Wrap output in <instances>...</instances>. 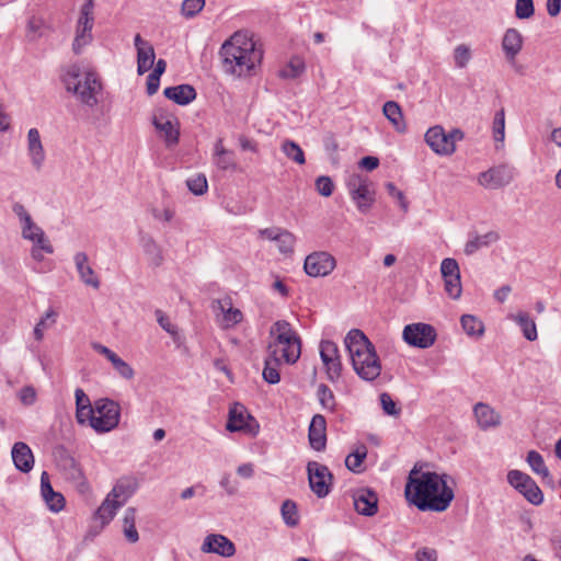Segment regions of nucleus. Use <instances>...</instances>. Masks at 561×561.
Instances as JSON below:
<instances>
[{
	"instance_id": "1",
	"label": "nucleus",
	"mask_w": 561,
	"mask_h": 561,
	"mask_svg": "<svg viewBox=\"0 0 561 561\" xmlns=\"http://www.w3.org/2000/svg\"><path fill=\"white\" fill-rule=\"evenodd\" d=\"M447 474L421 471L409 472L404 489L405 499L422 512H444L453 502L454 490L447 484Z\"/></svg>"
},
{
	"instance_id": "2",
	"label": "nucleus",
	"mask_w": 561,
	"mask_h": 561,
	"mask_svg": "<svg viewBox=\"0 0 561 561\" xmlns=\"http://www.w3.org/2000/svg\"><path fill=\"white\" fill-rule=\"evenodd\" d=\"M220 56L225 72L242 77L260 64L262 53L256 49L252 38L237 32L222 44Z\"/></svg>"
},
{
	"instance_id": "3",
	"label": "nucleus",
	"mask_w": 561,
	"mask_h": 561,
	"mask_svg": "<svg viewBox=\"0 0 561 561\" xmlns=\"http://www.w3.org/2000/svg\"><path fill=\"white\" fill-rule=\"evenodd\" d=\"M62 81L67 91L72 92L81 104L90 108L99 104L103 85L95 71L82 70L78 65H71L66 70Z\"/></svg>"
},
{
	"instance_id": "4",
	"label": "nucleus",
	"mask_w": 561,
	"mask_h": 561,
	"mask_svg": "<svg viewBox=\"0 0 561 561\" xmlns=\"http://www.w3.org/2000/svg\"><path fill=\"white\" fill-rule=\"evenodd\" d=\"M121 419V407L117 402L104 398L94 402V417L91 427L98 433H106L114 430Z\"/></svg>"
},
{
	"instance_id": "5",
	"label": "nucleus",
	"mask_w": 561,
	"mask_h": 561,
	"mask_svg": "<svg viewBox=\"0 0 561 561\" xmlns=\"http://www.w3.org/2000/svg\"><path fill=\"white\" fill-rule=\"evenodd\" d=\"M425 142L439 156H450L456 150V142L463 138V133L456 128L446 133L439 125L433 126L425 133Z\"/></svg>"
},
{
	"instance_id": "6",
	"label": "nucleus",
	"mask_w": 561,
	"mask_h": 561,
	"mask_svg": "<svg viewBox=\"0 0 561 561\" xmlns=\"http://www.w3.org/2000/svg\"><path fill=\"white\" fill-rule=\"evenodd\" d=\"M273 342L267 345V356L264 360L263 378L268 383H277L280 380V358L278 357V344L280 343V321H276L271 328Z\"/></svg>"
},
{
	"instance_id": "7",
	"label": "nucleus",
	"mask_w": 561,
	"mask_h": 561,
	"mask_svg": "<svg viewBox=\"0 0 561 561\" xmlns=\"http://www.w3.org/2000/svg\"><path fill=\"white\" fill-rule=\"evenodd\" d=\"M507 482L533 505L543 502L542 491L529 474L516 469L510 470Z\"/></svg>"
},
{
	"instance_id": "8",
	"label": "nucleus",
	"mask_w": 561,
	"mask_h": 561,
	"mask_svg": "<svg viewBox=\"0 0 561 561\" xmlns=\"http://www.w3.org/2000/svg\"><path fill=\"white\" fill-rule=\"evenodd\" d=\"M259 423L248 413L243 404L236 402L231 405L226 425L229 432H242L250 436H255L259 432Z\"/></svg>"
},
{
	"instance_id": "9",
	"label": "nucleus",
	"mask_w": 561,
	"mask_h": 561,
	"mask_svg": "<svg viewBox=\"0 0 561 561\" xmlns=\"http://www.w3.org/2000/svg\"><path fill=\"white\" fill-rule=\"evenodd\" d=\"M92 10V1L84 3L81 8L80 18L76 28V36L72 43V50L77 55L81 54L82 49L92 42V28L94 24Z\"/></svg>"
},
{
	"instance_id": "10",
	"label": "nucleus",
	"mask_w": 561,
	"mask_h": 561,
	"mask_svg": "<svg viewBox=\"0 0 561 561\" xmlns=\"http://www.w3.org/2000/svg\"><path fill=\"white\" fill-rule=\"evenodd\" d=\"M309 486L318 497H325L332 486L333 476L329 468L318 461L307 463Z\"/></svg>"
},
{
	"instance_id": "11",
	"label": "nucleus",
	"mask_w": 561,
	"mask_h": 561,
	"mask_svg": "<svg viewBox=\"0 0 561 561\" xmlns=\"http://www.w3.org/2000/svg\"><path fill=\"white\" fill-rule=\"evenodd\" d=\"M404 342L419 348H427L435 343L436 331L426 323L417 322L404 327L402 332Z\"/></svg>"
},
{
	"instance_id": "12",
	"label": "nucleus",
	"mask_w": 561,
	"mask_h": 561,
	"mask_svg": "<svg viewBox=\"0 0 561 561\" xmlns=\"http://www.w3.org/2000/svg\"><path fill=\"white\" fill-rule=\"evenodd\" d=\"M336 266L335 257L325 251L312 252L306 256L304 268L311 277L330 275Z\"/></svg>"
},
{
	"instance_id": "13",
	"label": "nucleus",
	"mask_w": 561,
	"mask_h": 561,
	"mask_svg": "<svg viewBox=\"0 0 561 561\" xmlns=\"http://www.w3.org/2000/svg\"><path fill=\"white\" fill-rule=\"evenodd\" d=\"M320 358L331 382H336L342 374V362L337 345L332 341H321Z\"/></svg>"
},
{
	"instance_id": "14",
	"label": "nucleus",
	"mask_w": 561,
	"mask_h": 561,
	"mask_svg": "<svg viewBox=\"0 0 561 561\" xmlns=\"http://www.w3.org/2000/svg\"><path fill=\"white\" fill-rule=\"evenodd\" d=\"M514 179V169L507 164H500L481 172L478 183L488 190H497L508 185Z\"/></svg>"
},
{
	"instance_id": "15",
	"label": "nucleus",
	"mask_w": 561,
	"mask_h": 561,
	"mask_svg": "<svg viewBox=\"0 0 561 561\" xmlns=\"http://www.w3.org/2000/svg\"><path fill=\"white\" fill-rule=\"evenodd\" d=\"M301 355V340L286 321H283V362L295 364Z\"/></svg>"
},
{
	"instance_id": "16",
	"label": "nucleus",
	"mask_w": 561,
	"mask_h": 561,
	"mask_svg": "<svg viewBox=\"0 0 561 561\" xmlns=\"http://www.w3.org/2000/svg\"><path fill=\"white\" fill-rule=\"evenodd\" d=\"M352 365L356 374L366 381L375 380L381 371V365L375 350L362 354Z\"/></svg>"
},
{
	"instance_id": "17",
	"label": "nucleus",
	"mask_w": 561,
	"mask_h": 561,
	"mask_svg": "<svg viewBox=\"0 0 561 561\" xmlns=\"http://www.w3.org/2000/svg\"><path fill=\"white\" fill-rule=\"evenodd\" d=\"M26 149L31 164L36 171H41L46 160V152L37 128H31L26 136Z\"/></svg>"
},
{
	"instance_id": "18",
	"label": "nucleus",
	"mask_w": 561,
	"mask_h": 561,
	"mask_svg": "<svg viewBox=\"0 0 561 561\" xmlns=\"http://www.w3.org/2000/svg\"><path fill=\"white\" fill-rule=\"evenodd\" d=\"M352 363L362 356V354L375 350L368 337L357 329L351 330L344 340Z\"/></svg>"
},
{
	"instance_id": "19",
	"label": "nucleus",
	"mask_w": 561,
	"mask_h": 561,
	"mask_svg": "<svg viewBox=\"0 0 561 561\" xmlns=\"http://www.w3.org/2000/svg\"><path fill=\"white\" fill-rule=\"evenodd\" d=\"M134 45L137 50V72L138 75H144L154 65V48L148 41L144 39L140 34L135 35Z\"/></svg>"
},
{
	"instance_id": "20",
	"label": "nucleus",
	"mask_w": 561,
	"mask_h": 561,
	"mask_svg": "<svg viewBox=\"0 0 561 561\" xmlns=\"http://www.w3.org/2000/svg\"><path fill=\"white\" fill-rule=\"evenodd\" d=\"M201 549L205 553H216L225 558L232 557L236 553L234 543L219 534L206 536Z\"/></svg>"
},
{
	"instance_id": "21",
	"label": "nucleus",
	"mask_w": 561,
	"mask_h": 561,
	"mask_svg": "<svg viewBox=\"0 0 561 561\" xmlns=\"http://www.w3.org/2000/svg\"><path fill=\"white\" fill-rule=\"evenodd\" d=\"M524 44L520 32L516 28H507L502 38V49L506 60L514 66L517 55L522 51Z\"/></svg>"
},
{
	"instance_id": "22",
	"label": "nucleus",
	"mask_w": 561,
	"mask_h": 561,
	"mask_svg": "<svg viewBox=\"0 0 561 561\" xmlns=\"http://www.w3.org/2000/svg\"><path fill=\"white\" fill-rule=\"evenodd\" d=\"M11 457L14 467L23 472L28 473L35 465V458L30 446L24 442H16L11 450Z\"/></svg>"
},
{
	"instance_id": "23",
	"label": "nucleus",
	"mask_w": 561,
	"mask_h": 561,
	"mask_svg": "<svg viewBox=\"0 0 561 561\" xmlns=\"http://www.w3.org/2000/svg\"><path fill=\"white\" fill-rule=\"evenodd\" d=\"M41 494L51 512L58 513L64 510L66 504L65 497L61 493L54 491L46 471H43L41 474Z\"/></svg>"
},
{
	"instance_id": "24",
	"label": "nucleus",
	"mask_w": 561,
	"mask_h": 561,
	"mask_svg": "<svg viewBox=\"0 0 561 561\" xmlns=\"http://www.w3.org/2000/svg\"><path fill=\"white\" fill-rule=\"evenodd\" d=\"M309 443L317 450L322 451L327 446V421L321 414H316L309 425Z\"/></svg>"
},
{
	"instance_id": "25",
	"label": "nucleus",
	"mask_w": 561,
	"mask_h": 561,
	"mask_svg": "<svg viewBox=\"0 0 561 561\" xmlns=\"http://www.w3.org/2000/svg\"><path fill=\"white\" fill-rule=\"evenodd\" d=\"M354 506L358 514L373 516L378 511V496L369 489H360L354 494Z\"/></svg>"
},
{
	"instance_id": "26",
	"label": "nucleus",
	"mask_w": 561,
	"mask_h": 561,
	"mask_svg": "<svg viewBox=\"0 0 561 561\" xmlns=\"http://www.w3.org/2000/svg\"><path fill=\"white\" fill-rule=\"evenodd\" d=\"M73 261L81 282L87 286L99 289L101 283L94 270L89 264L88 255L84 252H78L75 254Z\"/></svg>"
},
{
	"instance_id": "27",
	"label": "nucleus",
	"mask_w": 561,
	"mask_h": 561,
	"mask_svg": "<svg viewBox=\"0 0 561 561\" xmlns=\"http://www.w3.org/2000/svg\"><path fill=\"white\" fill-rule=\"evenodd\" d=\"M473 413L481 430L496 427L501 424V415L489 404L479 402L473 408Z\"/></svg>"
},
{
	"instance_id": "28",
	"label": "nucleus",
	"mask_w": 561,
	"mask_h": 561,
	"mask_svg": "<svg viewBox=\"0 0 561 561\" xmlns=\"http://www.w3.org/2000/svg\"><path fill=\"white\" fill-rule=\"evenodd\" d=\"M214 310H219L222 313V321L226 328L233 327L240 323L243 319L242 312L232 307L231 298L226 297L218 299L214 302Z\"/></svg>"
},
{
	"instance_id": "29",
	"label": "nucleus",
	"mask_w": 561,
	"mask_h": 561,
	"mask_svg": "<svg viewBox=\"0 0 561 561\" xmlns=\"http://www.w3.org/2000/svg\"><path fill=\"white\" fill-rule=\"evenodd\" d=\"M21 227L23 239L32 241L33 244H39L44 252L48 254L54 252V248L49 240L46 238L44 230L33 220L30 222V226L24 224Z\"/></svg>"
},
{
	"instance_id": "30",
	"label": "nucleus",
	"mask_w": 561,
	"mask_h": 561,
	"mask_svg": "<svg viewBox=\"0 0 561 561\" xmlns=\"http://www.w3.org/2000/svg\"><path fill=\"white\" fill-rule=\"evenodd\" d=\"M163 94L167 99L179 105H187L196 99V91L191 84L168 87L164 89Z\"/></svg>"
},
{
	"instance_id": "31",
	"label": "nucleus",
	"mask_w": 561,
	"mask_h": 561,
	"mask_svg": "<svg viewBox=\"0 0 561 561\" xmlns=\"http://www.w3.org/2000/svg\"><path fill=\"white\" fill-rule=\"evenodd\" d=\"M139 482L135 477L119 479L110 492V496L124 504L138 489Z\"/></svg>"
},
{
	"instance_id": "32",
	"label": "nucleus",
	"mask_w": 561,
	"mask_h": 561,
	"mask_svg": "<svg viewBox=\"0 0 561 561\" xmlns=\"http://www.w3.org/2000/svg\"><path fill=\"white\" fill-rule=\"evenodd\" d=\"M500 239V236L495 231H489L484 234H473L469 236L468 241L465 244L463 252L467 255H472L477 251L482 248H486L493 243H495Z\"/></svg>"
},
{
	"instance_id": "33",
	"label": "nucleus",
	"mask_w": 561,
	"mask_h": 561,
	"mask_svg": "<svg viewBox=\"0 0 561 561\" xmlns=\"http://www.w3.org/2000/svg\"><path fill=\"white\" fill-rule=\"evenodd\" d=\"M152 124L156 129L162 134L168 146H173L179 141V130L174 127L173 122L163 115H154Z\"/></svg>"
},
{
	"instance_id": "34",
	"label": "nucleus",
	"mask_w": 561,
	"mask_h": 561,
	"mask_svg": "<svg viewBox=\"0 0 561 561\" xmlns=\"http://www.w3.org/2000/svg\"><path fill=\"white\" fill-rule=\"evenodd\" d=\"M507 319L517 323L520 328L523 335L528 341H535L538 337L537 327L535 321L530 318V316L525 311H519L516 314H508Z\"/></svg>"
},
{
	"instance_id": "35",
	"label": "nucleus",
	"mask_w": 561,
	"mask_h": 561,
	"mask_svg": "<svg viewBox=\"0 0 561 561\" xmlns=\"http://www.w3.org/2000/svg\"><path fill=\"white\" fill-rule=\"evenodd\" d=\"M214 163L224 171L236 170L237 168L234 153L224 148L221 139H218L215 144Z\"/></svg>"
},
{
	"instance_id": "36",
	"label": "nucleus",
	"mask_w": 561,
	"mask_h": 561,
	"mask_svg": "<svg viewBox=\"0 0 561 561\" xmlns=\"http://www.w3.org/2000/svg\"><path fill=\"white\" fill-rule=\"evenodd\" d=\"M383 115L389 119L394 129L399 133H404L407 124L403 118L400 105L394 101H387L382 107Z\"/></svg>"
},
{
	"instance_id": "37",
	"label": "nucleus",
	"mask_w": 561,
	"mask_h": 561,
	"mask_svg": "<svg viewBox=\"0 0 561 561\" xmlns=\"http://www.w3.org/2000/svg\"><path fill=\"white\" fill-rule=\"evenodd\" d=\"M306 72L305 58L299 55H293L288 61L283 65V79H297Z\"/></svg>"
},
{
	"instance_id": "38",
	"label": "nucleus",
	"mask_w": 561,
	"mask_h": 561,
	"mask_svg": "<svg viewBox=\"0 0 561 561\" xmlns=\"http://www.w3.org/2000/svg\"><path fill=\"white\" fill-rule=\"evenodd\" d=\"M351 197L356 203L358 210L363 214L367 213L375 202L374 191L370 188L369 183L358 191H355Z\"/></svg>"
},
{
	"instance_id": "39",
	"label": "nucleus",
	"mask_w": 561,
	"mask_h": 561,
	"mask_svg": "<svg viewBox=\"0 0 561 561\" xmlns=\"http://www.w3.org/2000/svg\"><path fill=\"white\" fill-rule=\"evenodd\" d=\"M122 502L113 499L107 494L101 506L96 511V516L103 524L110 523L116 514V511L122 506Z\"/></svg>"
},
{
	"instance_id": "40",
	"label": "nucleus",
	"mask_w": 561,
	"mask_h": 561,
	"mask_svg": "<svg viewBox=\"0 0 561 561\" xmlns=\"http://www.w3.org/2000/svg\"><path fill=\"white\" fill-rule=\"evenodd\" d=\"M526 461L530 469L542 479L550 477L548 467L545 463L543 457L536 450H529L527 453Z\"/></svg>"
},
{
	"instance_id": "41",
	"label": "nucleus",
	"mask_w": 561,
	"mask_h": 561,
	"mask_svg": "<svg viewBox=\"0 0 561 561\" xmlns=\"http://www.w3.org/2000/svg\"><path fill=\"white\" fill-rule=\"evenodd\" d=\"M463 331L470 336H481L484 327L481 320L471 314H463L460 319Z\"/></svg>"
},
{
	"instance_id": "42",
	"label": "nucleus",
	"mask_w": 561,
	"mask_h": 561,
	"mask_svg": "<svg viewBox=\"0 0 561 561\" xmlns=\"http://www.w3.org/2000/svg\"><path fill=\"white\" fill-rule=\"evenodd\" d=\"M299 513L297 510V505L293 501H284L283 502V522L289 526L295 527L299 524Z\"/></svg>"
},
{
	"instance_id": "43",
	"label": "nucleus",
	"mask_w": 561,
	"mask_h": 561,
	"mask_svg": "<svg viewBox=\"0 0 561 561\" xmlns=\"http://www.w3.org/2000/svg\"><path fill=\"white\" fill-rule=\"evenodd\" d=\"M366 447L362 446V448H357L354 453L350 454L345 458V466L348 470L353 472H360L362 471V463L364 459L366 458Z\"/></svg>"
},
{
	"instance_id": "44",
	"label": "nucleus",
	"mask_w": 561,
	"mask_h": 561,
	"mask_svg": "<svg viewBox=\"0 0 561 561\" xmlns=\"http://www.w3.org/2000/svg\"><path fill=\"white\" fill-rule=\"evenodd\" d=\"M472 58L471 49L466 44H459L454 48V61L455 66L459 69H463L468 66Z\"/></svg>"
},
{
	"instance_id": "45",
	"label": "nucleus",
	"mask_w": 561,
	"mask_h": 561,
	"mask_svg": "<svg viewBox=\"0 0 561 561\" xmlns=\"http://www.w3.org/2000/svg\"><path fill=\"white\" fill-rule=\"evenodd\" d=\"M317 396L321 407L328 411H334L335 397L332 390L324 383L319 385Z\"/></svg>"
},
{
	"instance_id": "46",
	"label": "nucleus",
	"mask_w": 561,
	"mask_h": 561,
	"mask_svg": "<svg viewBox=\"0 0 561 561\" xmlns=\"http://www.w3.org/2000/svg\"><path fill=\"white\" fill-rule=\"evenodd\" d=\"M56 312L53 309L46 311V313L41 318V320L36 323L34 328V336L37 341H42L44 337L45 329L53 325L56 321Z\"/></svg>"
},
{
	"instance_id": "47",
	"label": "nucleus",
	"mask_w": 561,
	"mask_h": 561,
	"mask_svg": "<svg viewBox=\"0 0 561 561\" xmlns=\"http://www.w3.org/2000/svg\"><path fill=\"white\" fill-rule=\"evenodd\" d=\"M141 247L146 254L151 256L153 262L156 264H160L162 261V255L159 245L156 243V241L149 237L145 236L141 238Z\"/></svg>"
},
{
	"instance_id": "48",
	"label": "nucleus",
	"mask_w": 561,
	"mask_h": 561,
	"mask_svg": "<svg viewBox=\"0 0 561 561\" xmlns=\"http://www.w3.org/2000/svg\"><path fill=\"white\" fill-rule=\"evenodd\" d=\"M380 405L385 414L393 417H399L401 414V408L398 407L397 402L392 399V397L383 392L379 396Z\"/></svg>"
},
{
	"instance_id": "49",
	"label": "nucleus",
	"mask_w": 561,
	"mask_h": 561,
	"mask_svg": "<svg viewBox=\"0 0 561 561\" xmlns=\"http://www.w3.org/2000/svg\"><path fill=\"white\" fill-rule=\"evenodd\" d=\"M283 152L290 159H293L298 164L305 163V153L302 149L295 144L294 141H284L283 142Z\"/></svg>"
},
{
	"instance_id": "50",
	"label": "nucleus",
	"mask_w": 561,
	"mask_h": 561,
	"mask_svg": "<svg viewBox=\"0 0 561 561\" xmlns=\"http://www.w3.org/2000/svg\"><path fill=\"white\" fill-rule=\"evenodd\" d=\"M535 7L533 0H516L515 15L517 19L526 20L534 15Z\"/></svg>"
},
{
	"instance_id": "51",
	"label": "nucleus",
	"mask_w": 561,
	"mask_h": 561,
	"mask_svg": "<svg viewBox=\"0 0 561 561\" xmlns=\"http://www.w3.org/2000/svg\"><path fill=\"white\" fill-rule=\"evenodd\" d=\"M445 290L453 299L460 297L462 287L460 282V274L453 277H444Z\"/></svg>"
},
{
	"instance_id": "52",
	"label": "nucleus",
	"mask_w": 561,
	"mask_h": 561,
	"mask_svg": "<svg viewBox=\"0 0 561 561\" xmlns=\"http://www.w3.org/2000/svg\"><path fill=\"white\" fill-rule=\"evenodd\" d=\"M188 190L194 195H203L207 191V180L204 174H197L186 181Z\"/></svg>"
},
{
	"instance_id": "53",
	"label": "nucleus",
	"mask_w": 561,
	"mask_h": 561,
	"mask_svg": "<svg viewBox=\"0 0 561 561\" xmlns=\"http://www.w3.org/2000/svg\"><path fill=\"white\" fill-rule=\"evenodd\" d=\"M493 137L495 141H503L505 137V114L504 110L495 113L493 119Z\"/></svg>"
},
{
	"instance_id": "54",
	"label": "nucleus",
	"mask_w": 561,
	"mask_h": 561,
	"mask_svg": "<svg viewBox=\"0 0 561 561\" xmlns=\"http://www.w3.org/2000/svg\"><path fill=\"white\" fill-rule=\"evenodd\" d=\"M113 368L116 370V373L124 379L130 380L135 376V371L133 367L126 363L124 359H122L119 356L114 358V360L111 363Z\"/></svg>"
},
{
	"instance_id": "55",
	"label": "nucleus",
	"mask_w": 561,
	"mask_h": 561,
	"mask_svg": "<svg viewBox=\"0 0 561 561\" xmlns=\"http://www.w3.org/2000/svg\"><path fill=\"white\" fill-rule=\"evenodd\" d=\"M204 5L205 0H184L181 11L185 18H193L202 11Z\"/></svg>"
},
{
	"instance_id": "56",
	"label": "nucleus",
	"mask_w": 561,
	"mask_h": 561,
	"mask_svg": "<svg viewBox=\"0 0 561 561\" xmlns=\"http://www.w3.org/2000/svg\"><path fill=\"white\" fill-rule=\"evenodd\" d=\"M18 398L23 405L31 407L37 400V392L33 386H24L19 390Z\"/></svg>"
},
{
	"instance_id": "57",
	"label": "nucleus",
	"mask_w": 561,
	"mask_h": 561,
	"mask_svg": "<svg viewBox=\"0 0 561 561\" xmlns=\"http://www.w3.org/2000/svg\"><path fill=\"white\" fill-rule=\"evenodd\" d=\"M440 273L444 277H453L460 274L459 265L455 259L446 257L440 263Z\"/></svg>"
},
{
	"instance_id": "58",
	"label": "nucleus",
	"mask_w": 561,
	"mask_h": 561,
	"mask_svg": "<svg viewBox=\"0 0 561 561\" xmlns=\"http://www.w3.org/2000/svg\"><path fill=\"white\" fill-rule=\"evenodd\" d=\"M316 188L320 195L329 197L333 193L334 184L331 178L321 175L316 180Z\"/></svg>"
},
{
	"instance_id": "59",
	"label": "nucleus",
	"mask_w": 561,
	"mask_h": 561,
	"mask_svg": "<svg viewBox=\"0 0 561 561\" xmlns=\"http://www.w3.org/2000/svg\"><path fill=\"white\" fill-rule=\"evenodd\" d=\"M368 183V180L366 178H363L359 174H352L348 176L346 181V186L348 190L350 195L355 193V191H358L363 186H365Z\"/></svg>"
},
{
	"instance_id": "60",
	"label": "nucleus",
	"mask_w": 561,
	"mask_h": 561,
	"mask_svg": "<svg viewBox=\"0 0 561 561\" xmlns=\"http://www.w3.org/2000/svg\"><path fill=\"white\" fill-rule=\"evenodd\" d=\"M386 188H387V192L390 196H392L393 198H396L399 203H400V206L401 208L407 211L408 210V207H409V204L404 197V194L402 191H400L399 188H397V186L389 182L386 184Z\"/></svg>"
},
{
	"instance_id": "61",
	"label": "nucleus",
	"mask_w": 561,
	"mask_h": 561,
	"mask_svg": "<svg viewBox=\"0 0 561 561\" xmlns=\"http://www.w3.org/2000/svg\"><path fill=\"white\" fill-rule=\"evenodd\" d=\"M416 561H437V551L433 548H422L415 552Z\"/></svg>"
},
{
	"instance_id": "62",
	"label": "nucleus",
	"mask_w": 561,
	"mask_h": 561,
	"mask_svg": "<svg viewBox=\"0 0 561 561\" xmlns=\"http://www.w3.org/2000/svg\"><path fill=\"white\" fill-rule=\"evenodd\" d=\"M76 417L78 423L84 424L85 422H89L91 424L92 417H94V407H85L82 409H77L76 411Z\"/></svg>"
},
{
	"instance_id": "63",
	"label": "nucleus",
	"mask_w": 561,
	"mask_h": 561,
	"mask_svg": "<svg viewBox=\"0 0 561 561\" xmlns=\"http://www.w3.org/2000/svg\"><path fill=\"white\" fill-rule=\"evenodd\" d=\"M13 213L19 217L21 226L24 224L30 226V222L33 220L25 207L20 203L13 205Z\"/></svg>"
},
{
	"instance_id": "64",
	"label": "nucleus",
	"mask_w": 561,
	"mask_h": 561,
	"mask_svg": "<svg viewBox=\"0 0 561 561\" xmlns=\"http://www.w3.org/2000/svg\"><path fill=\"white\" fill-rule=\"evenodd\" d=\"M160 87V76L150 73L147 77V93L148 95H153Z\"/></svg>"
}]
</instances>
